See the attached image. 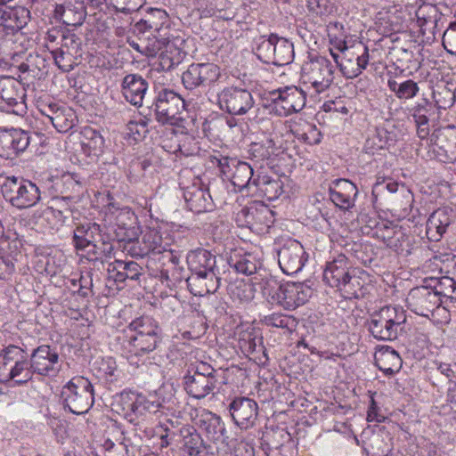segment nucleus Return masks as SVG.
<instances>
[{
    "mask_svg": "<svg viewBox=\"0 0 456 456\" xmlns=\"http://www.w3.org/2000/svg\"><path fill=\"white\" fill-rule=\"evenodd\" d=\"M406 320L403 307L387 305L370 314L368 330L378 340H395L403 330Z\"/></svg>",
    "mask_w": 456,
    "mask_h": 456,
    "instance_id": "obj_1",
    "label": "nucleus"
},
{
    "mask_svg": "<svg viewBox=\"0 0 456 456\" xmlns=\"http://www.w3.org/2000/svg\"><path fill=\"white\" fill-rule=\"evenodd\" d=\"M145 0H105L106 4L111 5L116 12L129 14L139 10Z\"/></svg>",
    "mask_w": 456,
    "mask_h": 456,
    "instance_id": "obj_55",
    "label": "nucleus"
},
{
    "mask_svg": "<svg viewBox=\"0 0 456 456\" xmlns=\"http://www.w3.org/2000/svg\"><path fill=\"white\" fill-rule=\"evenodd\" d=\"M161 341V337L123 336L122 346L131 364H138L136 359L153 352Z\"/></svg>",
    "mask_w": 456,
    "mask_h": 456,
    "instance_id": "obj_26",
    "label": "nucleus"
},
{
    "mask_svg": "<svg viewBox=\"0 0 456 456\" xmlns=\"http://www.w3.org/2000/svg\"><path fill=\"white\" fill-rule=\"evenodd\" d=\"M75 198L76 195L54 197L52 199L51 205L47 208V210L51 211L59 219H65L71 211V204Z\"/></svg>",
    "mask_w": 456,
    "mask_h": 456,
    "instance_id": "obj_51",
    "label": "nucleus"
},
{
    "mask_svg": "<svg viewBox=\"0 0 456 456\" xmlns=\"http://www.w3.org/2000/svg\"><path fill=\"white\" fill-rule=\"evenodd\" d=\"M432 289L440 299L444 297L456 300V281L449 276L441 277Z\"/></svg>",
    "mask_w": 456,
    "mask_h": 456,
    "instance_id": "obj_52",
    "label": "nucleus"
},
{
    "mask_svg": "<svg viewBox=\"0 0 456 456\" xmlns=\"http://www.w3.org/2000/svg\"><path fill=\"white\" fill-rule=\"evenodd\" d=\"M106 437L115 440L118 444L127 446L125 430L117 420L110 419L105 430Z\"/></svg>",
    "mask_w": 456,
    "mask_h": 456,
    "instance_id": "obj_57",
    "label": "nucleus"
},
{
    "mask_svg": "<svg viewBox=\"0 0 456 456\" xmlns=\"http://www.w3.org/2000/svg\"><path fill=\"white\" fill-rule=\"evenodd\" d=\"M40 112L60 133L69 132L77 120L74 110L64 104L51 102L42 105Z\"/></svg>",
    "mask_w": 456,
    "mask_h": 456,
    "instance_id": "obj_24",
    "label": "nucleus"
},
{
    "mask_svg": "<svg viewBox=\"0 0 456 456\" xmlns=\"http://www.w3.org/2000/svg\"><path fill=\"white\" fill-rule=\"evenodd\" d=\"M217 102L222 110L231 115H244L255 105L252 94L237 86L224 88L217 94Z\"/></svg>",
    "mask_w": 456,
    "mask_h": 456,
    "instance_id": "obj_12",
    "label": "nucleus"
},
{
    "mask_svg": "<svg viewBox=\"0 0 456 456\" xmlns=\"http://www.w3.org/2000/svg\"><path fill=\"white\" fill-rule=\"evenodd\" d=\"M331 201L339 208L347 210L354 206L358 190L354 183L347 179H337L329 188Z\"/></svg>",
    "mask_w": 456,
    "mask_h": 456,
    "instance_id": "obj_31",
    "label": "nucleus"
},
{
    "mask_svg": "<svg viewBox=\"0 0 456 456\" xmlns=\"http://www.w3.org/2000/svg\"><path fill=\"white\" fill-rule=\"evenodd\" d=\"M185 109L183 98L174 90L164 88L158 92L151 110L155 119L161 125H176L179 115Z\"/></svg>",
    "mask_w": 456,
    "mask_h": 456,
    "instance_id": "obj_7",
    "label": "nucleus"
},
{
    "mask_svg": "<svg viewBox=\"0 0 456 456\" xmlns=\"http://www.w3.org/2000/svg\"><path fill=\"white\" fill-rule=\"evenodd\" d=\"M66 29L53 27L48 29L45 35L46 47L51 51L52 48L61 43Z\"/></svg>",
    "mask_w": 456,
    "mask_h": 456,
    "instance_id": "obj_63",
    "label": "nucleus"
},
{
    "mask_svg": "<svg viewBox=\"0 0 456 456\" xmlns=\"http://www.w3.org/2000/svg\"><path fill=\"white\" fill-rule=\"evenodd\" d=\"M117 269L115 281L118 282H123L126 280L138 281L142 274V266L134 261H118Z\"/></svg>",
    "mask_w": 456,
    "mask_h": 456,
    "instance_id": "obj_47",
    "label": "nucleus"
},
{
    "mask_svg": "<svg viewBox=\"0 0 456 456\" xmlns=\"http://www.w3.org/2000/svg\"><path fill=\"white\" fill-rule=\"evenodd\" d=\"M36 134H31L20 128H0V157L12 159L24 152L37 138Z\"/></svg>",
    "mask_w": 456,
    "mask_h": 456,
    "instance_id": "obj_14",
    "label": "nucleus"
},
{
    "mask_svg": "<svg viewBox=\"0 0 456 456\" xmlns=\"http://www.w3.org/2000/svg\"><path fill=\"white\" fill-rule=\"evenodd\" d=\"M274 222L273 212L265 205L255 207L253 229H262L260 226L270 227Z\"/></svg>",
    "mask_w": 456,
    "mask_h": 456,
    "instance_id": "obj_54",
    "label": "nucleus"
},
{
    "mask_svg": "<svg viewBox=\"0 0 456 456\" xmlns=\"http://www.w3.org/2000/svg\"><path fill=\"white\" fill-rule=\"evenodd\" d=\"M188 370H191V373L193 375H200L206 378H216V370L210 364L204 362L191 364Z\"/></svg>",
    "mask_w": 456,
    "mask_h": 456,
    "instance_id": "obj_61",
    "label": "nucleus"
},
{
    "mask_svg": "<svg viewBox=\"0 0 456 456\" xmlns=\"http://www.w3.org/2000/svg\"><path fill=\"white\" fill-rule=\"evenodd\" d=\"M307 260L303 246L297 240L285 244L278 251V262L282 272L288 275L297 273Z\"/></svg>",
    "mask_w": 456,
    "mask_h": 456,
    "instance_id": "obj_23",
    "label": "nucleus"
},
{
    "mask_svg": "<svg viewBox=\"0 0 456 456\" xmlns=\"http://www.w3.org/2000/svg\"><path fill=\"white\" fill-rule=\"evenodd\" d=\"M263 183L265 188L261 191H265L270 200L278 198L281 194L282 187L279 180L265 181V177H263Z\"/></svg>",
    "mask_w": 456,
    "mask_h": 456,
    "instance_id": "obj_64",
    "label": "nucleus"
},
{
    "mask_svg": "<svg viewBox=\"0 0 456 456\" xmlns=\"http://www.w3.org/2000/svg\"><path fill=\"white\" fill-rule=\"evenodd\" d=\"M370 282L367 272L354 268L338 290L346 299L363 298L370 293Z\"/></svg>",
    "mask_w": 456,
    "mask_h": 456,
    "instance_id": "obj_27",
    "label": "nucleus"
},
{
    "mask_svg": "<svg viewBox=\"0 0 456 456\" xmlns=\"http://www.w3.org/2000/svg\"><path fill=\"white\" fill-rule=\"evenodd\" d=\"M149 88L148 81L141 75L130 73L121 82V93L126 102L135 107H141Z\"/></svg>",
    "mask_w": 456,
    "mask_h": 456,
    "instance_id": "obj_28",
    "label": "nucleus"
},
{
    "mask_svg": "<svg viewBox=\"0 0 456 456\" xmlns=\"http://www.w3.org/2000/svg\"><path fill=\"white\" fill-rule=\"evenodd\" d=\"M261 322L268 327L283 329L289 332H292L297 325L296 318L281 313L265 315L263 317Z\"/></svg>",
    "mask_w": 456,
    "mask_h": 456,
    "instance_id": "obj_46",
    "label": "nucleus"
},
{
    "mask_svg": "<svg viewBox=\"0 0 456 456\" xmlns=\"http://www.w3.org/2000/svg\"><path fill=\"white\" fill-rule=\"evenodd\" d=\"M163 49L159 56V65L162 70L168 71L181 63L183 53L170 41Z\"/></svg>",
    "mask_w": 456,
    "mask_h": 456,
    "instance_id": "obj_42",
    "label": "nucleus"
},
{
    "mask_svg": "<svg viewBox=\"0 0 456 456\" xmlns=\"http://www.w3.org/2000/svg\"><path fill=\"white\" fill-rule=\"evenodd\" d=\"M102 230L101 225L96 223L86 222L78 224L73 232V245L77 250H86L89 256L92 255L91 260H97L101 257L102 254L110 252L112 246L105 241H102V248L97 243L102 240Z\"/></svg>",
    "mask_w": 456,
    "mask_h": 456,
    "instance_id": "obj_8",
    "label": "nucleus"
},
{
    "mask_svg": "<svg viewBox=\"0 0 456 456\" xmlns=\"http://www.w3.org/2000/svg\"><path fill=\"white\" fill-rule=\"evenodd\" d=\"M162 330L158 322L149 315L134 319L123 330V336L161 337Z\"/></svg>",
    "mask_w": 456,
    "mask_h": 456,
    "instance_id": "obj_35",
    "label": "nucleus"
},
{
    "mask_svg": "<svg viewBox=\"0 0 456 456\" xmlns=\"http://www.w3.org/2000/svg\"><path fill=\"white\" fill-rule=\"evenodd\" d=\"M24 353V350L20 346L8 345L1 350L0 356L3 358L4 365H7L11 362L20 360L21 356H25Z\"/></svg>",
    "mask_w": 456,
    "mask_h": 456,
    "instance_id": "obj_60",
    "label": "nucleus"
},
{
    "mask_svg": "<svg viewBox=\"0 0 456 456\" xmlns=\"http://www.w3.org/2000/svg\"><path fill=\"white\" fill-rule=\"evenodd\" d=\"M142 244L149 249L150 253H162L166 251L165 246L162 245V237L156 230H147L142 236Z\"/></svg>",
    "mask_w": 456,
    "mask_h": 456,
    "instance_id": "obj_53",
    "label": "nucleus"
},
{
    "mask_svg": "<svg viewBox=\"0 0 456 456\" xmlns=\"http://www.w3.org/2000/svg\"><path fill=\"white\" fill-rule=\"evenodd\" d=\"M58 48L80 56L81 39L75 33L65 30Z\"/></svg>",
    "mask_w": 456,
    "mask_h": 456,
    "instance_id": "obj_56",
    "label": "nucleus"
},
{
    "mask_svg": "<svg viewBox=\"0 0 456 456\" xmlns=\"http://www.w3.org/2000/svg\"><path fill=\"white\" fill-rule=\"evenodd\" d=\"M216 378L193 375L191 370L183 377V386L187 394L196 399H203L216 388Z\"/></svg>",
    "mask_w": 456,
    "mask_h": 456,
    "instance_id": "obj_34",
    "label": "nucleus"
},
{
    "mask_svg": "<svg viewBox=\"0 0 456 456\" xmlns=\"http://www.w3.org/2000/svg\"><path fill=\"white\" fill-rule=\"evenodd\" d=\"M184 431L186 435H183V449L186 453L190 456H213V453L208 454L200 434L191 433L189 429Z\"/></svg>",
    "mask_w": 456,
    "mask_h": 456,
    "instance_id": "obj_44",
    "label": "nucleus"
},
{
    "mask_svg": "<svg viewBox=\"0 0 456 456\" xmlns=\"http://www.w3.org/2000/svg\"><path fill=\"white\" fill-rule=\"evenodd\" d=\"M375 365L386 375L392 376L402 367L399 354L388 346H379L374 354Z\"/></svg>",
    "mask_w": 456,
    "mask_h": 456,
    "instance_id": "obj_36",
    "label": "nucleus"
},
{
    "mask_svg": "<svg viewBox=\"0 0 456 456\" xmlns=\"http://www.w3.org/2000/svg\"><path fill=\"white\" fill-rule=\"evenodd\" d=\"M387 86L397 98L403 100L412 99L419 91L418 84L411 79L405 80L402 83H397L394 79H389Z\"/></svg>",
    "mask_w": 456,
    "mask_h": 456,
    "instance_id": "obj_45",
    "label": "nucleus"
},
{
    "mask_svg": "<svg viewBox=\"0 0 456 456\" xmlns=\"http://www.w3.org/2000/svg\"><path fill=\"white\" fill-rule=\"evenodd\" d=\"M25 89L12 77H0V110L7 113L23 116L27 110Z\"/></svg>",
    "mask_w": 456,
    "mask_h": 456,
    "instance_id": "obj_10",
    "label": "nucleus"
},
{
    "mask_svg": "<svg viewBox=\"0 0 456 456\" xmlns=\"http://www.w3.org/2000/svg\"><path fill=\"white\" fill-rule=\"evenodd\" d=\"M122 241L125 242V250H126L132 256L143 257L149 254V249H147L146 247L142 244V240L139 239V235L136 237V239Z\"/></svg>",
    "mask_w": 456,
    "mask_h": 456,
    "instance_id": "obj_58",
    "label": "nucleus"
},
{
    "mask_svg": "<svg viewBox=\"0 0 456 456\" xmlns=\"http://www.w3.org/2000/svg\"><path fill=\"white\" fill-rule=\"evenodd\" d=\"M105 221L110 223L115 239L118 241L136 239L140 233L137 216L128 208L110 212L106 216Z\"/></svg>",
    "mask_w": 456,
    "mask_h": 456,
    "instance_id": "obj_16",
    "label": "nucleus"
},
{
    "mask_svg": "<svg viewBox=\"0 0 456 456\" xmlns=\"http://www.w3.org/2000/svg\"><path fill=\"white\" fill-rule=\"evenodd\" d=\"M263 294L273 304L275 303L286 310H294L308 301L312 290L303 283L279 284L275 280H271L265 282Z\"/></svg>",
    "mask_w": 456,
    "mask_h": 456,
    "instance_id": "obj_3",
    "label": "nucleus"
},
{
    "mask_svg": "<svg viewBox=\"0 0 456 456\" xmlns=\"http://www.w3.org/2000/svg\"><path fill=\"white\" fill-rule=\"evenodd\" d=\"M186 260L191 273L217 271L216 256L205 248H197L190 251Z\"/></svg>",
    "mask_w": 456,
    "mask_h": 456,
    "instance_id": "obj_39",
    "label": "nucleus"
},
{
    "mask_svg": "<svg viewBox=\"0 0 456 456\" xmlns=\"http://www.w3.org/2000/svg\"><path fill=\"white\" fill-rule=\"evenodd\" d=\"M120 403L125 411V418L130 423L139 424V419L147 413H155L161 404L157 401H151L142 394L133 391H124L120 394Z\"/></svg>",
    "mask_w": 456,
    "mask_h": 456,
    "instance_id": "obj_15",
    "label": "nucleus"
},
{
    "mask_svg": "<svg viewBox=\"0 0 456 456\" xmlns=\"http://www.w3.org/2000/svg\"><path fill=\"white\" fill-rule=\"evenodd\" d=\"M55 185L63 186L61 193L69 192L70 195H78L84 190L85 181L76 173H67L57 179Z\"/></svg>",
    "mask_w": 456,
    "mask_h": 456,
    "instance_id": "obj_49",
    "label": "nucleus"
},
{
    "mask_svg": "<svg viewBox=\"0 0 456 456\" xmlns=\"http://www.w3.org/2000/svg\"><path fill=\"white\" fill-rule=\"evenodd\" d=\"M220 77V69L210 62L192 63L182 75V82L186 89L207 86L215 83Z\"/></svg>",
    "mask_w": 456,
    "mask_h": 456,
    "instance_id": "obj_19",
    "label": "nucleus"
},
{
    "mask_svg": "<svg viewBox=\"0 0 456 456\" xmlns=\"http://www.w3.org/2000/svg\"><path fill=\"white\" fill-rule=\"evenodd\" d=\"M54 17L66 26H81L86 17L83 3L79 0H67L64 4H58L54 10Z\"/></svg>",
    "mask_w": 456,
    "mask_h": 456,
    "instance_id": "obj_33",
    "label": "nucleus"
},
{
    "mask_svg": "<svg viewBox=\"0 0 456 456\" xmlns=\"http://www.w3.org/2000/svg\"><path fill=\"white\" fill-rule=\"evenodd\" d=\"M301 77L305 84H310L316 93L321 94L334 81V66L326 57H315L303 65Z\"/></svg>",
    "mask_w": 456,
    "mask_h": 456,
    "instance_id": "obj_9",
    "label": "nucleus"
},
{
    "mask_svg": "<svg viewBox=\"0 0 456 456\" xmlns=\"http://www.w3.org/2000/svg\"><path fill=\"white\" fill-rule=\"evenodd\" d=\"M218 273L217 271L191 273L185 279V282L191 294L196 297H204L215 293L219 288L221 278Z\"/></svg>",
    "mask_w": 456,
    "mask_h": 456,
    "instance_id": "obj_32",
    "label": "nucleus"
},
{
    "mask_svg": "<svg viewBox=\"0 0 456 456\" xmlns=\"http://www.w3.org/2000/svg\"><path fill=\"white\" fill-rule=\"evenodd\" d=\"M51 53L55 64L64 72H69L77 65V60L79 55L63 51V49L52 48Z\"/></svg>",
    "mask_w": 456,
    "mask_h": 456,
    "instance_id": "obj_50",
    "label": "nucleus"
},
{
    "mask_svg": "<svg viewBox=\"0 0 456 456\" xmlns=\"http://www.w3.org/2000/svg\"><path fill=\"white\" fill-rule=\"evenodd\" d=\"M80 134L81 145L86 155L99 156L103 152L104 139L98 130L91 126H85Z\"/></svg>",
    "mask_w": 456,
    "mask_h": 456,
    "instance_id": "obj_41",
    "label": "nucleus"
},
{
    "mask_svg": "<svg viewBox=\"0 0 456 456\" xmlns=\"http://www.w3.org/2000/svg\"><path fill=\"white\" fill-rule=\"evenodd\" d=\"M29 358L30 368L37 375L55 376L61 370L59 354L56 348L49 345H41L33 349Z\"/></svg>",
    "mask_w": 456,
    "mask_h": 456,
    "instance_id": "obj_18",
    "label": "nucleus"
},
{
    "mask_svg": "<svg viewBox=\"0 0 456 456\" xmlns=\"http://www.w3.org/2000/svg\"><path fill=\"white\" fill-rule=\"evenodd\" d=\"M268 100L273 103L278 115L288 116L299 112L305 107L306 96L302 89L287 86L271 91Z\"/></svg>",
    "mask_w": 456,
    "mask_h": 456,
    "instance_id": "obj_13",
    "label": "nucleus"
},
{
    "mask_svg": "<svg viewBox=\"0 0 456 456\" xmlns=\"http://www.w3.org/2000/svg\"><path fill=\"white\" fill-rule=\"evenodd\" d=\"M255 207L243 208L237 214L236 221L239 226H245L253 229Z\"/></svg>",
    "mask_w": 456,
    "mask_h": 456,
    "instance_id": "obj_62",
    "label": "nucleus"
},
{
    "mask_svg": "<svg viewBox=\"0 0 456 456\" xmlns=\"http://www.w3.org/2000/svg\"><path fill=\"white\" fill-rule=\"evenodd\" d=\"M443 46L447 53L456 55V21L443 33Z\"/></svg>",
    "mask_w": 456,
    "mask_h": 456,
    "instance_id": "obj_59",
    "label": "nucleus"
},
{
    "mask_svg": "<svg viewBox=\"0 0 456 456\" xmlns=\"http://www.w3.org/2000/svg\"><path fill=\"white\" fill-rule=\"evenodd\" d=\"M63 407L71 413H86L94 403V387L90 380L82 376L72 378L61 392Z\"/></svg>",
    "mask_w": 456,
    "mask_h": 456,
    "instance_id": "obj_4",
    "label": "nucleus"
},
{
    "mask_svg": "<svg viewBox=\"0 0 456 456\" xmlns=\"http://www.w3.org/2000/svg\"><path fill=\"white\" fill-rule=\"evenodd\" d=\"M218 162L221 172L240 190L260 185V176L255 175L254 169L248 163L228 157L222 158Z\"/></svg>",
    "mask_w": 456,
    "mask_h": 456,
    "instance_id": "obj_11",
    "label": "nucleus"
},
{
    "mask_svg": "<svg viewBox=\"0 0 456 456\" xmlns=\"http://www.w3.org/2000/svg\"><path fill=\"white\" fill-rule=\"evenodd\" d=\"M452 209L438 208L434 211L427 221L426 233L428 238L433 241L440 240L446 228L452 223Z\"/></svg>",
    "mask_w": 456,
    "mask_h": 456,
    "instance_id": "obj_37",
    "label": "nucleus"
},
{
    "mask_svg": "<svg viewBox=\"0 0 456 456\" xmlns=\"http://www.w3.org/2000/svg\"><path fill=\"white\" fill-rule=\"evenodd\" d=\"M234 423L240 428L247 429L255 425L258 416L257 403L248 397H235L228 406Z\"/></svg>",
    "mask_w": 456,
    "mask_h": 456,
    "instance_id": "obj_21",
    "label": "nucleus"
},
{
    "mask_svg": "<svg viewBox=\"0 0 456 456\" xmlns=\"http://www.w3.org/2000/svg\"><path fill=\"white\" fill-rule=\"evenodd\" d=\"M256 55L267 64L283 66L289 64L294 59L293 43L276 34L260 36L256 39Z\"/></svg>",
    "mask_w": 456,
    "mask_h": 456,
    "instance_id": "obj_6",
    "label": "nucleus"
},
{
    "mask_svg": "<svg viewBox=\"0 0 456 456\" xmlns=\"http://www.w3.org/2000/svg\"><path fill=\"white\" fill-rule=\"evenodd\" d=\"M1 191L5 200L18 209L34 207L41 200L37 185L23 177H6L1 185Z\"/></svg>",
    "mask_w": 456,
    "mask_h": 456,
    "instance_id": "obj_5",
    "label": "nucleus"
},
{
    "mask_svg": "<svg viewBox=\"0 0 456 456\" xmlns=\"http://www.w3.org/2000/svg\"><path fill=\"white\" fill-rule=\"evenodd\" d=\"M342 57L339 68L344 76L347 78H354L358 77L363 69H366L370 54L367 47H363L362 53H355L345 46L341 49Z\"/></svg>",
    "mask_w": 456,
    "mask_h": 456,
    "instance_id": "obj_30",
    "label": "nucleus"
},
{
    "mask_svg": "<svg viewBox=\"0 0 456 456\" xmlns=\"http://www.w3.org/2000/svg\"><path fill=\"white\" fill-rule=\"evenodd\" d=\"M228 264L237 273L245 275L256 273L262 267L261 259L251 252H245L244 254L234 253L230 256Z\"/></svg>",
    "mask_w": 456,
    "mask_h": 456,
    "instance_id": "obj_40",
    "label": "nucleus"
},
{
    "mask_svg": "<svg viewBox=\"0 0 456 456\" xmlns=\"http://www.w3.org/2000/svg\"><path fill=\"white\" fill-rule=\"evenodd\" d=\"M35 371L30 368V359L21 356L20 360H17L10 370L8 380H14L17 385H24L32 380Z\"/></svg>",
    "mask_w": 456,
    "mask_h": 456,
    "instance_id": "obj_43",
    "label": "nucleus"
},
{
    "mask_svg": "<svg viewBox=\"0 0 456 456\" xmlns=\"http://www.w3.org/2000/svg\"><path fill=\"white\" fill-rule=\"evenodd\" d=\"M227 193V184L224 180H214L207 189L200 180H196L184 188L183 198L188 208L200 214L212 210L215 200L224 201Z\"/></svg>",
    "mask_w": 456,
    "mask_h": 456,
    "instance_id": "obj_2",
    "label": "nucleus"
},
{
    "mask_svg": "<svg viewBox=\"0 0 456 456\" xmlns=\"http://www.w3.org/2000/svg\"><path fill=\"white\" fill-rule=\"evenodd\" d=\"M430 140L438 149L436 157L441 162H456V127L454 126L436 129Z\"/></svg>",
    "mask_w": 456,
    "mask_h": 456,
    "instance_id": "obj_22",
    "label": "nucleus"
},
{
    "mask_svg": "<svg viewBox=\"0 0 456 456\" xmlns=\"http://www.w3.org/2000/svg\"><path fill=\"white\" fill-rule=\"evenodd\" d=\"M193 420L208 441L215 444H228L225 425L220 416L208 410L202 409L196 411Z\"/></svg>",
    "mask_w": 456,
    "mask_h": 456,
    "instance_id": "obj_17",
    "label": "nucleus"
},
{
    "mask_svg": "<svg viewBox=\"0 0 456 456\" xmlns=\"http://www.w3.org/2000/svg\"><path fill=\"white\" fill-rule=\"evenodd\" d=\"M167 21L168 15L166 11L159 8H149L145 17L134 24V30L139 35H145L148 32L159 34Z\"/></svg>",
    "mask_w": 456,
    "mask_h": 456,
    "instance_id": "obj_38",
    "label": "nucleus"
},
{
    "mask_svg": "<svg viewBox=\"0 0 456 456\" xmlns=\"http://www.w3.org/2000/svg\"><path fill=\"white\" fill-rule=\"evenodd\" d=\"M406 302L408 307L416 314L428 317L443 301L431 286H419L410 290Z\"/></svg>",
    "mask_w": 456,
    "mask_h": 456,
    "instance_id": "obj_20",
    "label": "nucleus"
},
{
    "mask_svg": "<svg viewBox=\"0 0 456 456\" xmlns=\"http://www.w3.org/2000/svg\"><path fill=\"white\" fill-rule=\"evenodd\" d=\"M417 23L419 27L422 36L427 39H436V34H440V22L444 19L436 5L432 4H423L416 11Z\"/></svg>",
    "mask_w": 456,
    "mask_h": 456,
    "instance_id": "obj_25",
    "label": "nucleus"
},
{
    "mask_svg": "<svg viewBox=\"0 0 456 456\" xmlns=\"http://www.w3.org/2000/svg\"><path fill=\"white\" fill-rule=\"evenodd\" d=\"M142 38L143 40L142 44V51L148 56H155L157 55L166 45L169 40L162 35L148 32L145 35H142Z\"/></svg>",
    "mask_w": 456,
    "mask_h": 456,
    "instance_id": "obj_48",
    "label": "nucleus"
},
{
    "mask_svg": "<svg viewBox=\"0 0 456 456\" xmlns=\"http://www.w3.org/2000/svg\"><path fill=\"white\" fill-rule=\"evenodd\" d=\"M353 269L347 256L338 254L333 260L326 263L323 281L330 287L338 289Z\"/></svg>",
    "mask_w": 456,
    "mask_h": 456,
    "instance_id": "obj_29",
    "label": "nucleus"
}]
</instances>
